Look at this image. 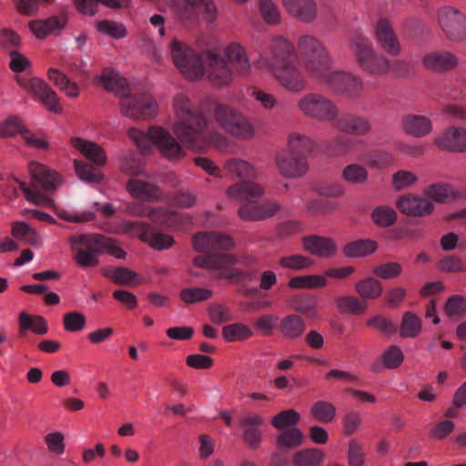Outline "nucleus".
I'll use <instances>...</instances> for the list:
<instances>
[{
  "label": "nucleus",
  "instance_id": "nucleus-1",
  "mask_svg": "<svg viewBox=\"0 0 466 466\" xmlns=\"http://www.w3.org/2000/svg\"><path fill=\"white\" fill-rule=\"evenodd\" d=\"M173 108V132L187 147L202 152L210 147L218 150L228 147V139L224 135L218 132L205 133L208 118L202 112L192 109L188 97L183 95L176 96Z\"/></svg>",
  "mask_w": 466,
  "mask_h": 466
},
{
  "label": "nucleus",
  "instance_id": "nucleus-2",
  "mask_svg": "<svg viewBox=\"0 0 466 466\" xmlns=\"http://www.w3.org/2000/svg\"><path fill=\"white\" fill-rule=\"evenodd\" d=\"M171 55L180 73L189 80H198L202 76L216 86H224L233 80V72L228 63L215 51L197 54L187 46L174 41Z\"/></svg>",
  "mask_w": 466,
  "mask_h": 466
},
{
  "label": "nucleus",
  "instance_id": "nucleus-3",
  "mask_svg": "<svg viewBox=\"0 0 466 466\" xmlns=\"http://www.w3.org/2000/svg\"><path fill=\"white\" fill-rule=\"evenodd\" d=\"M292 55L293 45L281 36L275 37L270 42L268 54L260 55L258 67L261 71L271 73L286 90L300 93L307 88V83L298 59L294 57L293 60H289Z\"/></svg>",
  "mask_w": 466,
  "mask_h": 466
},
{
  "label": "nucleus",
  "instance_id": "nucleus-4",
  "mask_svg": "<svg viewBox=\"0 0 466 466\" xmlns=\"http://www.w3.org/2000/svg\"><path fill=\"white\" fill-rule=\"evenodd\" d=\"M128 136L140 150L139 154L130 153L120 163V169L131 177L127 183V190L132 201L126 204V211L131 215L142 216L146 210V175L143 154L146 150V134L131 127Z\"/></svg>",
  "mask_w": 466,
  "mask_h": 466
},
{
  "label": "nucleus",
  "instance_id": "nucleus-5",
  "mask_svg": "<svg viewBox=\"0 0 466 466\" xmlns=\"http://www.w3.org/2000/svg\"><path fill=\"white\" fill-rule=\"evenodd\" d=\"M73 259L81 268H93L99 264L98 255L106 251L118 259L127 256L113 238L100 234H79L69 238Z\"/></svg>",
  "mask_w": 466,
  "mask_h": 466
},
{
  "label": "nucleus",
  "instance_id": "nucleus-6",
  "mask_svg": "<svg viewBox=\"0 0 466 466\" xmlns=\"http://www.w3.org/2000/svg\"><path fill=\"white\" fill-rule=\"evenodd\" d=\"M29 172L32 177V186L28 187L23 181L14 178L19 183L25 198L36 205L50 206L53 200L46 195L51 193L61 183L60 176L47 167L32 162L29 165Z\"/></svg>",
  "mask_w": 466,
  "mask_h": 466
},
{
  "label": "nucleus",
  "instance_id": "nucleus-7",
  "mask_svg": "<svg viewBox=\"0 0 466 466\" xmlns=\"http://www.w3.org/2000/svg\"><path fill=\"white\" fill-rule=\"evenodd\" d=\"M104 87L121 97V113L129 118L137 120L145 116L146 100L143 95L132 96L129 94V86L127 80L115 72H104L100 77Z\"/></svg>",
  "mask_w": 466,
  "mask_h": 466
},
{
  "label": "nucleus",
  "instance_id": "nucleus-8",
  "mask_svg": "<svg viewBox=\"0 0 466 466\" xmlns=\"http://www.w3.org/2000/svg\"><path fill=\"white\" fill-rule=\"evenodd\" d=\"M349 47L363 72L371 76H384L389 73L390 60L376 52L369 37L361 35H355L350 41Z\"/></svg>",
  "mask_w": 466,
  "mask_h": 466
},
{
  "label": "nucleus",
  "instance_id": "nucleus-9",
  "mask_svg": "<svg viewBox=\"0 0 466 466\" xmlns=\"http://www.w3.org/2000/svg\"><path fill=\"white\" fill-rule=\"evenodd\" d=\"M214 117L219 127L228 134L243 140H249L255 136L252 122L236 108L223 104H217Z\"/></svg>",
  "mask_w": 466,
  "mask_h": 466
},
{
  "label": "nucleus",
  "instance_id": "nucleus-10",
  "mask_svg": "<svg viewBox=\"0 0 466 466\" xmlns=\"http://www.w3.org/2000/svg\"><path fill=\"white\" fill-rule=\"evenodd\" d=\"M297 49L309 76L319 73L326 65L331 63L327 48L313 35H300L297 41Z\"/></svg>",
  "mask_w": 466,
  "mask_h": 466
},
{
  "label": "nucleus",
  "instance_id": "nucleus-11",
  "mask_svg": "<svg viewBox=\"0 0 466 466\" xmlns=\"http://www.w3.org/2000/svg\"><path fill=\"white\" fill-rule=\"evenodd\" d=\"M435 20L449 41L461 43L466 39V15L457 7L449 5L438 7Z\"/></svg>",
  "mask_w": 466,
  "mask_h": 466
},
{
  "label": "nucleus",
  "instance_id": "nucleus-12",
  "mask_svg": "<svg viewBox=\"0 0 466 466\" xmlns=\"http://www.w3.org/2000/svg\"><path fill=\"white\" fill-rule=\"evenodd\" d=\"M299 112L307 117L319 121H333L338 116L336 106L326 96L319 93H309L297 102Z\"/></svg>",
  "mask_w": 466,
  "mask_h": 466
},
{
  "label": "nucleus",
  "instance_id": "nucleus-13",
  "mask_svg": "<svg viewBox=\"0 0 466 466\" xmlns=\"http://www.w3.org/2000/svg\"><path fill=\"white\" fill-rule=\"evenodd\" d=\"M237 262V258L227 253H214L208 256H197L193 259L195 267L219 271V278H226L234 283L240 282L245 277L246 272L237 268H231Z\"/></svg>",
  "mask_w": 466,
  "mask_h": 466
},
{
  "label": "nucleus",
  "instance_id": "nucleus-14",
  "mask_svg": "<svg viewBox=\"0 0 466 466\" xmlns=\"http://www.w3.org/2000/svg\"><path fill=\"white\" fill-rule=\"evenodd\" d=\"M16 82L21 87L41 101L51 112H62L57 94L44 80L37 77L30 79L16 77Z\"/></svg>",
  "mask_w": 466,
  "mask_h": 466
},
{
  "label": "nucleus",
  "instance_id": "nucleus-15",
  "mask_svg": "<svg viewBox=\"0 0 466 466\" xmlns=\"http://www.w3.org/2000/svg\"><path fill=\"white\" fill-rule=\"evenodd\" d=\"M147 140L152 141L159 152L169 160H178L186 155L177 139L161 127L147 128Z\"/></svg>",
  "mask_w": 466,
  "mask_h": 466
},
{
  "label": "nucleus",
  "instance_id": "nucleus-16",
  "mask_svg": "<svg viewBox=\"0 0 466 466\" xmlns=\"http://www.w3.org/2000/svg\"><path fill=\"white\" fill-rule=\"evenodd\" d=\"M374 36L380 49L389 56H398L400 55L401 46L389 19L380 18L377 21L374 25Z\"/></svg>",
  "mask_w": 466,
  "mask_h": 466
},
{
  "label": "nucleus",
  "instance_id": "nucleus-17",
  "mask_svg": "<svg viewBox=\"0 0 466 466\" xmlns=\"http://www.w3.org/2000/svg\"><path fill=\"white\" fill-rule=\"evenodd\" d=\"M421 66L430 72L445 73L456 68L458 58L447 50H432L421 56Z\"/></svg>",
  "mask_w": 466,
  "mask_h": 466
},
{
  "label": "nucleus",
  "instance_id": "nucleus-18",
  "mask_svg": "<svg viewBox=\"0 0 466 466\" xmlns=\"http://www.w3.org/2000/svg\"><path fill=\"white\" fill-rule=\"evenodd\" d=\"M226 194L228 198L242 204L241 207H252L264 195V188L254 181H243L240 184L230 186Z\"/></svg>",
  "mask_w": 466,
  "mask_h": 466
},
{
  "label": "nucleus",
  "instance_id": "nucleus-19",
  "mask_svg": "<svg viewBox=\"0 0 466 466\" xmlns=\"http://www.w3.org/2000/svg\"><path fill=\"white\" fill-rule=\"evenodd\" d=\"M192 242L194 249L201 253L227 250L233 247V241L228 236L213 231L196 234Z\"/></svg>",
  "mask_w": 466,
  "mask_h": 466
},
{
  "label": "nucleus",
  "instance_id": "nucleus-20",
  "mask_svg": "<svg viewBox=\"0 0 466 466\" xmlns=\"http://www.w3.org/2000/svg\"><path fill=\"white\" fill-rule=\"evenodd\" d=\"M276 164L279 173L285 177H299L308 172L309 165L305 156L293 155L290 152H279Z\"/></svg>",
  "mask_w": 466,
  "mask_h": 466
},
{
  "label": "nucleus",
  "instance_id": "nucleus-21",
  "mask_svg": "<svg viewBox=\"0 0 466 466\" xmlns=\"http://www.w3.org/2000/svg\"><path fill=\"white\" fill-rule=\"evenodd\" d=\"M435 145L449 152H466V128L451 127L440 133L434 140Z\"/></svg>",
  "mask_w": 466,
  "mask_h": 466
},
{
  "label": "nucleus",
  "instance_id": "nucleus-22",
  "mask_svg": "<svg viewBox=\"0 0 466 466\" xmlns=\"http://www.w3.org/2000/svg\"><path fill=\"white\" fill-rule=\"evenodd\" d=\"M301 243L305 251L319 258H331L338 251L336 241L329 237L319 235L304 236L301 238Z\"/></svg>",
  "mask_w": 466,
  "mask_h": 466
},
{
  "label": "nucleus",
  "instance_id": "nucleus-23",
  "mask_svg": "<svg viewBox=\"0 0 466 466\" xmlns=\"http://www.w3.org/2000/svg\"><path fill=\"white\" fill-rule=\"evenodd\" d=\"M287 13L305 24L313 23L318 17L316 0H281Z\"/></svg>",
  "mask_w": 466,
  "mask_h": 466
},
{
  "label": "nucleus",
  "instance_id": "nucleus-24",
  "mask_svg": "<svg viewBox=\"0 0 466 466\" xmlns=\"http://www.w3.org/2000/svg\"><path fill=\"white\" fill-rule=\"evenodd\" d=\"M397 207L403 214L410 217H426L434 210V205L431 200L411 194L400 197L397 201Z\"/></svg>",
  "mask_w": 466,
  "mask_h": 466
},
{
  "label": "nucleus",
  "instance_id": "nucleus-25",
  "mask_svg": "<svg viewBox=\"0 0 466 466\" xmlns=\"http://www.w3.org/2000/svg\"><path fill=\"white\" fill-rule=\"evenodd\" d=\"M331 65L332 62L326 65L319 73L311 74L309 76L336 92H344L348 73L345 71H333L331 70Z\"/></svg>",
  "mask_w": 466,
  "mask_h": 466
},
{
  "label": "nucleus",
  "instance_id": "nucleus-26",
  "mask_svg": "<svg viewBox=\"0 0 466 466\" xmlns=\"http://www.w3.org/2000/svg\"><path fill=\"white\" fill-rule=\"evenodd\" d=\"M72 146L79 150L88 160L96 166H104L106 163V155L101 146L98 144L85 140L80 137L71 139Z\"/></svg>",
  "mask_w": 466,
  "mask_h": 466
},
{
  "label": "nucleus",
  "instance_id": "nucleus-27",
  "mask_svg": "<svg viewBox=\"0 0 466 466\" xmlns=\"http://www.w3.org/2000/svg\"><path fill=\"white\" fill-rule=\"evenodd\" d=\"M278 330L283 338L290 340L300 338L306 330L304 319L296 314L283 317L278 324Z\"/></svg>",
  "mask_w": 466,
  "mask_h": 466
},
{
  "label": "nucleus",
  "instance_id": "nucleus-28",
  "mask_svg": "<svg viewBox=\"0 0 466 466\" xmlns=\"http://www.w3.org/2000/svg\"><path fill=\"white\" fill-rule=\"evenodd\" d=\"M279 208L277 203L267 201L252 207H240L238 215L244 220H260L273 216Z\"/></svg>",
  "mask_w": 466,
  "mask_h": 466
},
{
  "label": "nucleus",
  "instance_id": "nucleus-29",
  "mask_svg": "<svg viewBox=\"0 0 466 466\" xmlns=\"http://www.w3.org/2000/svg\"><path fill=\"white\" fill-rule=\"evenodd\" d=\"M47 76L68 97L76 98L79 96L78 85L72 81L64 72L52 67L48 69Z\"/></svg>",
  "mask_w": 466,
  "mask_h": 466
},
{
  "label": "nucleus",
  "instance_id": "nucleus-30",
  "mask_svg": "<svg viewBox=\"0 0 466 466\" xmlns=\"http://www.w3.org/2000/svg\"><path fill=\"white\" fill-rule=\"evenodd\" d=\"M261 422L262 418L258 415L248 416L242 420L243 438L251 448H257L261 441L262 434L258 429Z\"/></svg>",
  "mask_w": 466,
  "mask_h": 466
},
{
  "label": "nucleus",
  "instance_id": "nucleus-31",
  "mask_svg": "<svg viewBox=\"0 0 466 466\" xmlns=\"http://www.w3.org/2000/svg\"><path fill=\"white\" fill-rule=\"evenodd\" d=\"M102 273L114 283L122 286L134 287L141 281V277L137 273L125 267L105 268Z\"/></svg>",
  "mask_w": 466,
  "mask_h": 466
},
{
  "label": "nucleus",
  "instance_id": "nucleus-32",
  "mask_svg": "<svg viewBox=\"0 0 466 466\" xmlns=\"http://www.w3.org/2000/svg\"><path fill=\"white\" fill-rule=\"evenodd\" d=\"M225 56L238 65V72L240 76H246L250 72V64L242 46L238 43H231L224 49Z\"/></svg>",
  "mask_w": 466,
  "mask_h": 466
},
{
  "label": "nucleus",
  "instance_id": "nucleus-33",
  "mask_svg": "<svg viewBox=\"0 0 466 466\" xmlns=\"http://www.w3.org/2000/svg\"><path fill=\"white\" fill-rule=\"evenodd\" d=\"M337 127L346 133H353L357 135H364L370 132V122L362 117L350 115L343 116L336 122Z\"/></svg>",
  "mask_w": 466,
  "mask_h": 466
},
{
  "label": "nucleus",
  "instance_id": "nucleus-34",
  "mask_svg": "<svg viewBox=\"0 0 466 466\" xmlns=\"http://www.w3.org/2000/svg\"><path fill=\"white\" fill-rule=\"evenodd\" d=\"M130 0H74L77 10L87 15H94L97 12L98 4L109 8L127 7Z\"/></svg>",
  "mask_w": 466,
  "mask_h": 466
},
{
  "label": "nucleus",
  "instance_id": "nucleus-35",
  "mask_svg": "<svg viewBox=\"0 0 466 466\" xmlns=\"http://www.w3.org/2000/svg\"><path fill=\"white\" fill-rule=\"evenodd\" d=\"M423 195L427 199H431L438 203H448L454 200L458 192L448 184H433L423 189Z\"/></svg>",
  "mask_w": 466,
  "mask_h": 466
},
{
  "label": "nucleus",
  "instance_id": "nucleus-36",
  "mask_svg": "<svg viewBox=\"0 0 466 466\" xmlns=\"http://www.w3.org/2000/svg\"><path fill=\"white\" fill-rule=\"evenodd\" d=\"M403 127L406 133L416 137H424L432 129L431 121L423 116H408Z\"/></svg>",
  "mask_w": 466,
  "mask_h": 466
},
{
  "label": "nucleus",
  "instance_id": "nucleus-37",
  "mask_svg": "<svg viewBox=\"0 0 466 466\" xmlns=\"http://www.w3.org/2000/svg\"><path fill=\"white\" fill-rule=\"evenodd\" d=\"M326 458L325 453L316 448L303 449L292 456L294 466H320Z\"/></svg>",
  "mask_w": 466,
  "mask_h": 466
},
{
  "label": "nucleus",
  "instance_id": "nucleus-38",
  "mask_svg": "<svg viewBox=\"0 0 466 466\" xmlns=\"http://www.w3.org/2000/svg\"><path fill=\"white\" fill-rule=\"evenodd\" d=\"M32 329L35 334H46L48 327L46 319L41 316H31L25 312L19 314V334L22 336L26 330Z\"/></svg>",
  "mask_w": 466,
  "mask_h": 466
},
{
  "label": "nucleus",
  "instance_id": "nucleus-39",
  "mask_svg": "<svg viewBox=\"0 0 466 466\" xmlns=\"http://www.w3.org/2000/svg\"><path fill=\"white\" fill-rule=\"evenodd\" d=\"M378 244L371 239H360L348 243L344 248V255L348 258L366 257L376 251Z\"/></svg>",
  "mask_w": 466,
  "mask_h": 466
},
{
  "label": "nucleus",
  "instance_id": "nucleus-40",
  "mask_svg": "<svg viewBox=\"0 0 466 466\" xmlns=\"http://www.w3.org/2000/svg\"><path fill=\"white\" fill-rule=\"evenodd\" d=\"M304 435L301 430L293 427L282 431L276 440L280 450H291L299 447L303 442Z\"/></svg>",
  "mask_w": 466,
  "mask_h": 466
},
{
  "label": "nucleus",
  "instance_id": "nucleus-41",
  "mask_svg": "<svg viewBox=\"0 0 466 466\" xmlns=\"http://www.w3.org/2000/svg\"><path fill=\"white\" fill-rule=\"evenodd\" d=\"M252 329L246 324L236 322L222 329V337L227 342L242 341L252 337Z\"/></svg>",
  "mask_w": 466,
  "mask_h": 466
},
{
  "label": "nucleus",
  "instance_id": "nucleus-42",
  "mask_svg": "<svg viewBox=\"0 0 466 466\" xmlns=\"http://www.w3.org/2000/svg\"><path fill=\"white\" fill-rule=\"evenodd\" d=\"M422 330V324L420 319L410 311L403 314L400 327V335L401 338H416Z\"/></svg>",
  "mask_w": 466,
  "mask_h": 466
},
{
  "label": "nucleus",
  "instance_id": "nucleus-43",
  "mask_svg": "<svg viewBox=\"0 0 466 466\" xmlns=\"http://www.w3.org/2000/svg\"><path fill=\"white\" fill-rule=\"evenodd\" d=\"M335 303L343 314H363L367 309L365 302L353 296H341L335 299Z\"/></svg>",
  "mask_w": 466,
  "mask_h": 466
},
{
  "label": "nucleus",
  "instance_id": "nucleus-44",
  "mask_svg": "<svg viewBox=\"0 0 466 466\" xmlns=\"http://www.w3.org/2000/svg\"><path fill=\"white\" fill-rule=\"evenodd\" d=\"M357 293L364 299H375L382 293V287L374 278H366L355 285Z\"/></svg>",
  "mask_w": 466,
  "mask_h": 466
},
{
  "label": "nucleus",
  "instance_id": "nucleus-45",
  "mask_svg": "<svg viewBox=\"0 0 466 466\" xmlns=\"http://www.w3.org/2000/svg\"><path fill=\"white\" fill-rule=\"evenodd\" d=\"M228 173L241 179L253 178L257 176L256 169L247 161L241 159H230L225 163Z\"/></svg>",
  "mask_w": 466,
  "mask_h": 466
},
{
  "label": "nucleus",
  "instance_id": "nucleus-46",
  "mask_svg": "<svg viewBox=\"0 0 466 466\" xmlns=\"http://www.w3.org/2000/svg\"><path fill=\"white\" fill-rule=\"evenodd\" d=\"M312 140L303 135L293 133L290 134L288 139V149L282 152H290L293 155L305 156V153L312 149Z\"/></svg>",
  "mask_w": 466,
  "mask_h": 466
},
{
  "label": "nucleus",
  "instance_id": "nucleus-47",
  "mask_svg": "<svg viewBox=\"0 0 466 466\" xmlns=\"http://www.w3.org/2000/svg\"><path fill=\"white\" fill-rule=\"evenodd\" d=\"M63 26V23L57 17H51L43 21H31L29 27L33 34L38 38H44L53 31Z\"/></svg>",
  "mask_w": 466,
  "mask_h": 466
},
{
  "label": "nucleus",
  "instance_id": "nucleus-48",
  "mask_svg": "<svg viewBox=\"0 0 466 466\" xmlns=\"http://www.w3.org/2000/svg\"><path fill=\"white\" fill-rule=\"evenodd\" d=\"M341 176L345 181L352 185L365 184L369 178L367 169L359 164L346 166L342 170Z\"/></svg>",
  "mask_w": 466,
  "mask_h": 466
},
{
  "label": "nucleus",
  "instance_id": "nucleus-49",
  "mask_svg": "<svg viewBox=\"0 0 466 466\" xmlns=\"http://www.w3.org/2000/svg\"><path fill=\"white\" fill-rule=\"evenodd\" d=\"M310 412L315 420L329 423L336 418V407L328 401H317L310 409Z\"/></svg>",
  "mask_w": 466,
  "mask_h": 466
},
{
  "label": "nucleus",
  "instance_id": "nucleus-50",
  "mask_svg": "<svg viewBox=\"0 0 466 466\" xmlns=\"http://www.w3.org/2000/svg\"><path fill=\"white\" fill-rule=\"evenodd\" d=\"M300 415L293 409L280 411L271 420V424L277 430H283L286 428H293L299 423Z\"/></svg>",
  "mask_w": 466,
  "mask_h": 466
},
{
  "label": "nucleus",
  "instance_id": "nucleus-51",
  "mask_svg": "<svg viewBox=\"0 0 466 466\" xmlns=\"http://www.w3.org/2000/svg\"><path fill=\"white\" fill-rule=\"evenodd\" d=\"M294 310L309 317L317 318V300L313 297H296L291 302Z\"/></svg>",
  "mask_w": 466,
  "mask_h": 466
},
{
  "label": "nucleus",
  "instance_id": "nucleus-52",
  "mask_svg": "<svg viewBox=\"0 0 466 466\" xmlns=\"http://www.w3.org/2000/svg\"><path fill=\"white\" fill-rule=\"evenodd\" d=\"M279 264L286 269L302 270L310 268L313 265V260L309 257L295 254L281 258Z\"/></svg>",
  "mask_w": 466,
  "mask_h": 466
},
{
  "label": "nucleus",
  "instance_id": "nucleus-53",
  "mask_svg": "<svg viewBox=\"0 0 466 466\" xmlns=\"http://www.w3.org/2000/svg\"><path fill=\"white\" fill-rule=\"evenodd\" d=\"M74 167L81 180L86 182H100L103 178L102 174L96 168L86 163L74 160Z\"/></svg>",
  "mask_w": 466,
  "mask_h": 466
},
{
  "label": "nucleus",
  "instance_id": "nucleus-54",
  "mask_svg": "<svg viewBox=\"0 0 466 466\" xmlns=\"http://www.w3.org/2000/svg\"><path fill=\"white\" fill-rule=\"evenodd\" d=\"M404 360V354L399 346H390L383 351L381 361L384 368L391 370L398 368Z\"/></svg>",
  "mask_w": 466,
  "mask_h": 466
},
{
  "label": "nucleus",
  "instance_id": "nucleus-55",
  "mask_svg": "<svg viewBox=\"0 0 466 466\" xmlns=\"http://www.w3.org/2000/svg\"><path fill=\"white\" fill-rule=\"evenodd\" d=\"M341 422L343 434L351 436L360 429L362 418L360 412L350 410L343 415Z\"/></svg>",
  "mask_w": 466,
  "mask_h": 466
},
{
  "label": "nucleus",
  "instance_id": "nucleus-56",
  "mask_svg": "<svg viewBox=\"0 0 466 466\" xmlns=\"http://www.w3.org/2000/svg\"><path fill=\"white\" fill-rule=\"evenodd\" d=\"M445 313L451 318H459L466 313V299L461 295L450 297L444 305Z\"/></svg>",
  "mask_w": 466,
  "mask_h": 466
},
{
  "label": "nucleus",
  "instance_id": "nucleus-57",
  "mask_svg": "<svg viewBox=\"0 0 466 466\" xmlns=\"http://www.w3.org/2000/svg\"><path fill=\"white\" fill-rule=\"evenodd\" d=\"M44 441L50 453L60 456L65 452V436L62 432H50L45 436Z\"/></svg>",
  "mask_w": 466,
  "mask_h": 466
},
{
  "label": "nucleus",
  "instance_id": "nucleus-58",
  "mask_svg": "<svg viewBox=\"0 0 466 466\" xmlns=\"http://www.w3.org/2000/svg\"><path fill=\"white\" fill-rule=\"evenodd\" d=\"M259 11L266 23L275 25L280 22L279 9L272 0H259Z\"/></svg>",
  "mask_w": 466,
  "mask_h": 466
},
{
  "label": "nucleus",
  "instance_id": "nucleus-59",
  "mask_svg": "<svg viewBox=\"0 0 466 466\" xmlns=\"http://www.w3.org/2000/svg\"><path fill=\"white\" fill-rule=\"evenodd\" d=\"M371 218L375 224L380 227H389L395 222L397 215L392 208L380 207L373 210Z\"/></svg>",
  "mask_w": 466,
  "mask_h": 466
},
{
  "label": "nucleus",
  "instance_id": "nucleus-60",
  "mask_svg": "<svg viewBox=\"0 0 466 466\" xmlns=\"http://www.w3.org/2000/svg\"><path fill=\"white\" fill-rule=\"evenodd\" d=\"M211 296L212 291L205 288L186 289L180 293L181 299L187 304L208 300Z\"/></svg>",
  "mask_w": 466,
  "mask_h": 466
},
{
  "label": "nucleus",
  "instance_id": "nucleus-61",
  "mask_svg": "<svg viewBox=\"0 0 466 466\" xmlns=\"http://www.w3.org/2000/svg\"><path fill=\"white\" fill-rule=\"evenodd\" d=\"M86 323V317L78 311H70L66 313L63 318V325L66 330L69 332H77L82 330Z\"/></svg>",
  "mask_w": 466,
  "mask_h": 466
},
{
  "label": "nucleus",
  "instance_id": "nucleus-62",
  "mask_svg": "<svg viewBox=\"0 0 466 466\" xmlns=\"http://www.w3.org/2000/svg\"><path fill=\"white\" fill-rule=\"evenodd\" d=\"M96 28L99 32L116 39L123 38L127 34L126 28L122 24L110 20L97 22Z\"/></svg>",
  "mask_w": 466,
  "mask_h": 466
},
{
  "label": "nucleus",
  "instance_id": "nucleus-63",
  "mask_svg": "<svg viewBox=\"0 0 466 466\" xmlns=\"http://www.w3.org/2000/svg\"><path fill=\"white\" fill-rule=\"evenodd\" d=\"M418 180L417 176L408 170H399L392 175L391 184L395 190L400 191L414 185Z\"/></svg>",
  "mask_w": 466,
  "mask_h": 466
},
{
  "label": "nucleus",
  "instance_id": "nucleus-64",
  "mask_svg": "<svg viewBox=\"0 0 466 466\" xmlns=\"http://www.w3.org/2000/svg\"><path fill=\"white\" fill-rule=\"evenodd\" d=\"M364 457L362 444L357 440L351 439L348 447L349 466H363Z\"/></svg>",
  "mask_w": 466,
  "mask_h": 466
}]
</instances>
